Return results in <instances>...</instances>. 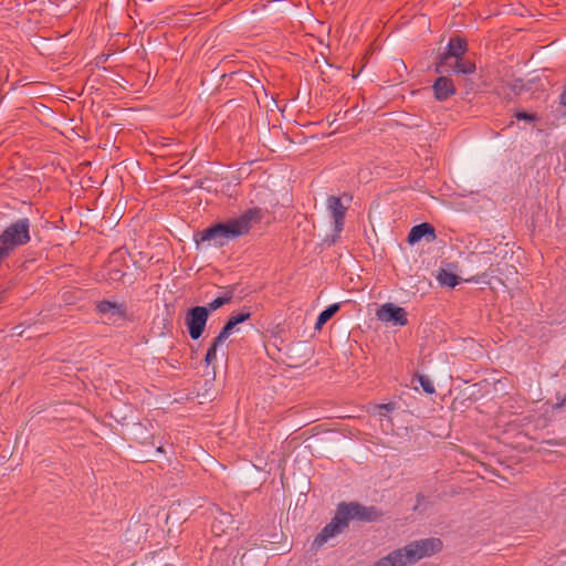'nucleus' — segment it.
Wrapping results in <instances>:
<instances>
[{"instance_id":"f257e3e1","label":"nucleus","mask_w":566,"mask_h":566,"mask_svg":"<svg viewBox=\"0 0 566 566\" xmlns=\"http://www.w3.org/2000/svg\"><path fill=\"white\" fill-rule=\"evenodd\" d=\"M442 547V541L436 537L415 541L380 558L374 566H409L439 553Z\"/></svg>"},{"instance_id":"f03ea898","label":"nucleus","mask_w":566,"mask_h":566,"mask_svg":"<svg viewBox=\"0 0 566 566\" xmlns=\"http://www.w3.org/2000/svg\"><path fill=\"white\" fill-rule=\"evenodd\" d=\"M30 241V222L27 218L8 226L0 234V263L18 247Z\"/></svg>"},{"instance_id":"7ed1b4c3","label":"nucleus","mask_w":566,"mask_h":566,"mask_svg":"<svg viewBox=\"0 0 566 566\" xmlns=\"http://www.w3.org/2000/svg\"><path fill=\"white\" fill-rule=\"evenodd\" d=\"M262 218L259 208H251L244 211L241 216L230 219L226 222H219L218 226L222 235L228 242L229 240L245 235L252 228L253 222H259Z\"/></svg>"},{"instance_id":"20e7f679","label":"nucleus","mask_w":566,"mask_h":566,"mask_svg":"<svg viewBox=\"0 0 566 566\" xmlns=\"http://www.w3.org/2000/svg\"><path fill=\"white\" fill-rule=\"evenodd\" d=\"M337 510L339 512V516L343 517L347 526L352 520L373 522L382 515L374 506H364L356 502L340 503L338 504Z\"/></svg>"},{"instance_id":"39448f33","label":"nucleus","mask_w":566,"mask_h":566,"mask_svg":"<svg viewBox=\"0 0 566 566\" xmlns=\"http://www.w3.org/2000/svg\"><path fill=\"white\" fill-rule=\"evenodd\" d=\"M209 311L205 306H195L186 314V325L192 339H198L206 327Z\"/></svg>"},{"instance_id":"423d86ee","label":"nucleus","mask_w":566,"mask_h":566,"mask_svg":"<svg viewBox=\"0 0 566 566\" xmlns=\"http://www.w3.org/2000/svg\"><path fill=\"white\" fill-rule=\"evenodd\" d=\"M468 50V43L463 38H451L447 51L442 54L440 62L436 66L437 73L448 72L447 63L451 57L460 59Z\"/></svg>"},{"instance_id":"0eeeda50","label":"nucleus","mask_w":566,"mask_h":566,"mask_svg":"<svg viewBox=\"0 0 566 566\" xmlns=\"http://www.w3.org/2000/svg\"><path fill=\"white\" fill-rule=\"evenodd\" d=\"M95 310L97 314L106 316L113 323L127 318V307L125 303L102 300L96 303Z\"/></svg>"},{"instance_id":"6e6552de","label":"nucleus","mask_w":566,"mask_h":566,"mask_svg":"<svg viewBox=\"0 0 566 566\" xmlns=\"http://www.w3.org/2000/svg\"><path fill=\"white\" fill-rule=\"evenodd\" d=\"M376 316L381 322H394L399 326L408 324L407 312L403 307L396 306L392 303H385L376 311Z\"/></svg>"},{"instance_id":"1a4fd4ad","label":"nucleus","mask_w":566,"mask_h":566,"mask_svg":"<svg viewBox=\"0 0 566 566\" xmlns=\"http://www.w3.org/2000/svg\"><path fill=\"white\" fill-rule=\"evenodd\" d=\"M347 527L346 523L344 522L343 517L339 516L338 510H336V514L315 537L313 545L317 548L323 546L328 539L335 537L337 534L342 533Z\"/></svg>"},{"instance_id":"9d476101","label":"nucleus","mask_w":566,"mask_h":566,"mask_svg":"<svg viewBox=\"0 0 566 566\" xmlns=\"http://www.w3.org/2000/svg\"><path fill=\"white\" fill-rule=\"evenodd\" d=\"M327 209L334 220V230L340 232L344 229L347 207L342 203L340 197L329 196L326 201Z\"/></svg>"},{"instance_id":"9b49d317","label":"nucleus","mask_w":566,"mask_h":566,"mask_svg":"<svg viewBox=\"0 0 566 566\" xmlns=\"http://www.w3.org/2000/svg\"><path fill=\"white\" fill-rule=\"evenodd\" d=\"M436 99L443 102L457 92L453 81L447 76L438 77L432 85Z\"/></svg>"},{"instance_id":"f8f14e48","label":"nucleus","mask_w":566,"mask_h":566,"mask_svg":"<svg viewBox=\"0 0 566 566\" xmlns=\"http://www.w3.org/2000/svg\"><path fill=\"white\" fill-rule=\"evenodd\" d=\"M195 241L197 244L213 241L219 247H223L227 243L218 223H214L203 229L202 231L197 232L195 234Z\"/></svg>"},{"instance_id":"ddd939ff","label":"nucleus","mask_w":566,"mask_h":566,"mask_svg":"<svg viewBox=\"0 0 566 566\" xmlns=\"http://www.w3.org/2000/svg\"><path fill=\"white\" fill-rule=\"evenodd\" d=\"M422 238H427L428 241L436 240V230L432 224L423 222L412 227L408 234V242L413 244L420 241Z\"/></svg>"},{"instance_id":"4468645a","label":"nucleus","mask_w":566,"mask_h":566,"mask_svg":"<svg viewBox=\"0 0 566 566\" xmlns=\"http://www.w3.org/2000/svg\"><path fill=\"white\" fill-rule=\"evenodd\" d=\"M250 317L251 313L249 311L232 314L219 333V339H227L238 324L248 321Z\"/></svg>"},{"instance_id":"2eb2a0df","label":"nucleus","mask_w":566,"mask_h":566,"mask_svg":"<svg viewBox=\"0 0 566 566\" xmlns=\"http://www.w3.org/2000/svg\"><path fill=\"white\" fill-rule=\"evenodd\" d=\"M339 308L340 303H335L324 310L317 317L315 329L321 331L323 326L339 311Z\"/></svg>"},{"instance_id":"dca6fc26","label":"nucleus","mask_w":566,"mask_h":566,"mask_svg":"<svg viewBox=\"0 0 566 566\" xmlns=\"http://www.w3.org/2000/svg\"><path fill=\"white\" fill-rule=\"evenodd\" d=\"M452 69L455 73L462 74H472L476 70L474 62H472L471 60L463 59V56L460 59H455V63L452 66Z\"/></svg>"},{"instance_id":"f3484780","label":"nucleus","mask_w":566,"mask_h":566,"mask_svg":"<svg viewBox=\"0 0 566 566\" xmlns=\"http://www.w3.org/2000/svg\"><path fill=\"white\" fill-rule=\"evenodd\" d=\"M439 283L444 286L454 287L459 284L460 279L454 273L441 270L437 276Z\"/></svg>"},{"instance_id":"a211bd4d","label":"nucleus","mask_w":566,"mask_h":566,"mask_svg":"<svg viewBox=\"0 0 566 566\" xmlns=\"http://www.w3.org/2000/svg\"><path fill=\"white\" fill-rule=\"evenodd\" d=\"M226 339H219V335L213 338L210 347L208 348L205 357V361L207 365H211L217 360V348L224 342Z\"/></svg>"},{"instance_id":"6ab92c4d","label":"nucleus","mask_w":566,"mask_h":566,"mask_svg":"<svg viewBox=\"0 0 566 566\" xmlns=\"http://www.w3.org/2000/svg\"><path fill=\"white\" fill-rule=\"evenodd\" d=\"M232 297H233V292L232 291L227 292L223 296H219V297L214 298L213 301H211L209 303L208 311L209 310H211V311L218 310L219 307L223 306L224 304L230 303Z\"/></svg>"},{"instance_id":"aec40b11","label":"nucleus","mask_w":566,"mask_h":566,"mask_svg":"<svg viewBox=\"0 0 566 566\" xmlns=\"http://www.w3.org/2000/svg\"><path fill=\"white\" fill-rule=\"evenodd\" d=\"M416 378L426 394L432 395L436 392V388L429 377L418 374Z\"/></svg>"},{"instance_id":"412c9836","label":"nucleus","mask_w":566,"mask_h":566,"mask_svg":"<svg viewBox=\"0 0 566 566\" xmlns=\"http://www.w3.org/2000/svg\"><path fill=\"white\" fill-rule=\"evenodd\" d=\"M515 117L520 120H535L536 119V116L534 114H530V113H526V112H517L515 114Z\"/></svg>"},{"instance_id":"4be33fe9","label":"nucleus","mask_w":566,"mask_h":566,"mask_svg":"<svg viewBox=\"0 0 566 566\" xmlns=\"http://www.w3.org/2000/svg\"><path fill=\"white\" fill-rule=\"evenodd\" d=\"M377 408L380 410V415L384 416L385 412H390L395 409V403H392V402L381 403V405H378Z\"/></svg>"},{"instance_id":"5701e85b","label":"nucleus","mask_w":566,"mask_h":566,"mask_svg":"<svg viewBox=\"0 0 566 566\" xmlns=\"http://www.w3.org/2000/svg\"><path fill=\"white\" fill-rule=\"evenodd\" d=\"M559 104L566 107V84L564 91L559 95Z\"/></svg>"}]
</instances>
